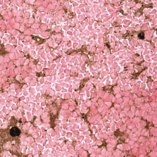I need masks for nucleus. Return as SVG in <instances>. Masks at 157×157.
I'll use <instances>...</instances> for the list:
<instances>
[{"instance_id": "obj_1", "label": "nucleus", "mask_w": 157, "mask_h": 157, "mask_svg": "<svg viewBox=\"0 0 157 157\" xmlns=\"http://www.w3.org/2000/svg\"><path fill=\"white\" fill-rule=\"evenodd\" d=\"M18 123H21V121H18L16 120L14 117L12 118L11 124L12 125H14V126L12 127L10 130V136L13 138L12 140L11 141L12 145H14V143L12 141L15 140V142L17 143H19L20 140L19 138L20 137V135L21 133L20 129L18 128V126H16V125H17Z\"/></svg>"}, {"instance_id": "obj_2", "label": "nucleus", "mask_w": 157, "mask_h": 157, "mask_svg": "<svg viewBox=\"0 0 157 157\" xmlns=\"http://www.w3.org/2000/svg\"><path fill=\"white\" fill-rule=\"evenodd\" d=\"M57 118V117L56 115L53 116V118L51 119V121L49 122L50 124L51 125V128L54 129V128L56 126V124L54 123L55 120Z\"/></svg>"}, {"instance_id": "obj_3", "label": "nucleus", "mask_w": 157, "mask_h": 157, "mask_svg": "<svg viewBox=\"0 0 157 157\" xmlns=\"http://www.w3.org/2000/svg\"><path fill=\"white\" fill-rule=\"evenodd\" d=\"M137 37L140 40H144L145 39L144 33L142 32L139 33L137 35Z\"/></svg>"}, {"instance_id": "obj_4", "label": "nucleus", "mask_w": 157, "mask_h": 157, "mask_svg": "<svg viewBox=\"0 0 157 157\" xmlns=\"http://www.w3.org/2000/svg\"><path fill=\"white\" fill-rule=\"evenodd\" d=\"M6 52L4 50L2 49L0 50V55H1L2 56H4Z\"/></svg>"}, {"instance_id": "obj_5", "label": "nucleus", "mask_w": 157, "mask_h": 157, "mask_svg": "<svg viewBox=\"0 0 157 157\" xmlns=\"http://www.w3.org/2000/svg\"><path fill=\"white\" fill-rule=\"evenodd\" d=\"M32 39L34 40H36V39L37 37V36H33L32 35Z\"/></svg>"}, {"instance_id": "obj_6", "label": "nucleus", "mask_w": 157, "mask_h": 157, "mask_svg": "<svg viewBox=\"0 0 157 157\" xmlns=\"http://www.w3.org/2000/svg\"><path fill=\"white\" fill-rule=\"evenodd\" d=\"M40 38L39 37H37V38H36V41L37 42H38L39 41H40Z\"/></svg>"}, {"instance_id": "obj_7", "label": "nucleus", "mask_w": 157, "mask_h": 157, "mask_svg": "<svg viewBox=\"0 0 157 157\" xmlns=\"http://www.w3.org/2000/svg\"><path fill=\"white\" fill-rule=\"evenodd\" d=\"M36 75L37 76L39 77H40L41 76V75H40V74L39 73H38V72L36 73Z\"/></svg>"}, {"instance_id": "obj_8", "label": "nucleus", "mask_w": 157, "mask_h": 157, "mask_svg": "<svg viewBox=\"0 0 157 157\" xmlns=\"http://www.w3.org/2000/svg\"><path fill=\"white\" fill-rule=\"evenodd\" d=\"M117 134L118 135L120 136H121L122 134H121L120 133V132H118Z\"/></svg>"}, {"instance_id": "obj_9", "label": "nucleus", "mask_w": 157, "mask_h": 157, "mask_svg": "<svg viewBox=\"0 0 157 157\" xmlns=\"http://www.w3.org/2000/svg\"><path fill=\"white\" fill-rule=\"evenodd\" d=\"M107 46L108 48H109L110 47V46L109 44L107 45Z\"/></svg>"}, {"instance_id": "obj_10", "label": "nucleus", "mask_w": 157, "mask_h": 157, "mask_svg": "<svg viewBox=\"0 0 157 157\" xmlns=\"http://www.w3.org/2000/svg\"><path fill=\"white\" fill-rule=\"evenodd\" d=\"M149 7L151 8V9H152L153 8V6H149Z\"/></svg>"}, {"instance_id": "obj_11", "label": "nucleus", "mask_w": 157, "mask_h": 157, "mask_svg": "<svg viewBox=\"0 0 157 157\" xmlns=\"http://www.w3.org/2000/svg\"><path fill=\"white\" fill-rule=\"evenodd\" d=\"M112 88V87H111V88H110V90H111V91H113V90Z\"/></svg>"}, {"instance_id": "obj_12", "label": "nucleus", "mask_w": 157, "mask_h": 157, "mask_svg": "<svg viewBox=\"0 0 157 157\" xmlns=\"http://www.w3.org/2000/svg\"><path fill=\"white\" fill-rule=\"evenodd\" d=\"M113 105H113V104H112V106H113Z\"/></svg>"}]
</instances>
